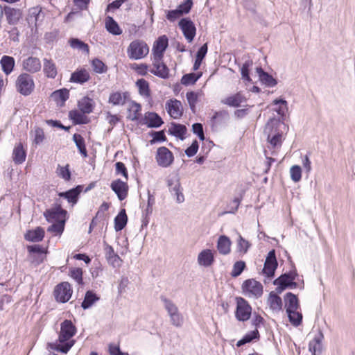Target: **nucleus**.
<instances>
[{"label": "nucleus", "mask_w": 355, "mask_h": 355, "mask_svg": "<svg viewBox=\"0 0 355 355\" xmlns=\"http://www.w3.org/2000/svg\"><path fill=\"white\" fill-rule=\"evenodd\" d=\"M76 332V327L72 321L68 319L64 320L60 324L58 340L54 343H48L47 348L62 354H67L76 343L72 338Z\"/></svg>", "instance_id": "obj_1"}, {"label": "nucleus", "mask_w": 355, "mask_h": 355, "mask_svg": "<svg viewBox=\"0 0 355 355\" xmlns=\"http://www.w3.org/2000/svg\"><path fill=\"white\" fill-rule=\"evenodd\" d=\"M280 123L279 119L273 116L265 125L264 133L267 134V141L272 148H280L282 145L283 134L279 131Z\"/></svg>", "instance_id": "obj_2"}, {"label": "nucleus", "mask_w": 355, "mask_h": 355, "mask_svg": "<svg viewBox=\"0 0 355 355\" xmlns=\"http://www.w3.org/2000/svg\"><path fill=\"white\" fill-rule=\"evenodd\" d=\"M43 216L49 223H53L60 220H65L67 221L69 219V214L66 209L62 207L61 202L56 200L51 208L46 209L43 213Z\"/></svg>", "instance_id": "obj_3"}, {"label": "nucleus", "mask_w": 355, "mask_h": 355, "mask_svg": "<svg viewBox=\"0 0 355 355\" xmlns=\"http://www.w3.org/2000/svg\"><path fill=\"white\" fill-rule=\"evenodd\" d=\"M15 88L20 94L24 96H29L35 89L33 78L28 73H21L15 81Z\"/></svg>", "instance_id": "obj_4"}, {"label": "nucleus", "mask_w": 355, "mask_h": 355, "mask_svg": "<svg viewBox=\"0 0 355 355\" xmlns=\"http://www.w3.org/2000/svg\"><path fill=\"white\" fill-rule=\"evenodd\" d=\"M149 52V47L147 44L140 40L132 41L128 46L127 53L131 60H140L145 58Z\"/></svg>", "instance_id": "obj_5"}, {"label": "nucleus", "mask_w": 355, "mask_h": 355, "mask_svg": "<svg viewBox=\"0 0 355 355\" xmlns=\"http://www.w3.org/2000/svg\"><path fill=\"white\" fill-rule=\"evenodd\" d=\"M236 306L235 317L239 322L248 321L252 315V307L249 302L242 297H236Z\"/></svg>", "instance_id": "obj_6"}, {"label": "nucleus", "mask_w": 355, "mask_h": 355, "mask_svg": "<svg viewBox=\"0 0 355 355\" xmlns=\"http://www.w3.org/2000/svg\"><path fill=\"white\" fill-rule=\"evenodd\" d=\"M278 262L276 257V251L272 249L268 252L261 273L266 279L270 280L275 277Z\"/></svg>", "instance_id": "obj_7"}, {"label": "nucleus", "mask_w": 355, "mask_h": 355, "mask_svg": "<svg viewBox=\"0 0 355 355\" xmlns=\"http://www.w3.org/2000/svg\"><path fill=\"white\" fill-rule=\"evenodd\" d=\"M72 293L71 284L67 282H62L55 286L53 295L58 302L66 303L70 300Z\"/></svg>", "instance_id": "obj_8"}, {"label": "nucleus", "mask_w": 355, "mask_h": 355, "mask_svg": "<svg viewBox=\"0 0 355 355\" xmlns=\"http://www.w3.org/2000/svg\"><path fill=\"white\" fill-rule=\"evenodd\" d=\"M178 26L181 29L183 35L189 43L193 41L196 35V28L190 17H183L178 22Z\"/></svg>", "instance_id": "obj_9"}, {"label": "nucleus", "mask_w": 355, "mask_h": 355, "mask_svg": "<svg viewBox=\"0 0 355 355\" xmlns=\"http://www.w3.org/2000/svg\"><path fill=\"white\" fill-rule=\"evenodd\" d=\"M168 46V38L166 35H161L154 42L152 54L155 61H161Z\"/></svg>", "instance_id": "obj_10"}, {"label": "nucleus", "mask_w": 355, "mask_h": 355, "mask_svg": "<svg viewBox=\"0 0 355 355\" xmlns=\"http://www.w3.org/2000/svg\"><path fill=\"white\" fill-rule=\"evenodd\" d=\"M155 159L159 166L167 168L173 163L174 155L166 147L161 146L157 149Z\"/></svg>", "instance_id": "obj_11"}, {"label": "nucleus", "mask_w": 355, "mask_h": 355, "mask_svg": "<svg viewBox=\"0 0 355 355\" xmlns=\"http://www.w3.org/2000/svg\"><path fill=\"white\" fill-rule=\"evenodd\" d=\"M83 189L84 185L78 184L65 191L59 192L58 196L60 198H62L67 200L71 206L73 207L78 203L80 197V193L83 192Z\"/></svg>", "instance_id": "obj_12"}, {"label": "nucleus", "mask_w": 355, "mask_h": 355, "mask_svg": "<svg viewBox=\"0 0 355 355\" xmlns=\"http://www.w3.org/2000/svg\"><path fill=\"white\" fill-rule=\"evenodd\" d=\"M164 123L162 118L155 112H147L143 119H141L140 125H146L148 128H158Z\"/></svg>", "instance_id": "obj_13"}, {"label": "nucleus", "mask_w": 355, "mask_h": 355, "mask_svg": "<svg viewBox=\"0 0 355 355\" xmlns=\"http://www.w3.org/2000/svg\"><path fill=\"white\" fill-rule=\"evenodd\" d=\"M241 288L243 293H251L256 297H259L263 294L262 284L254 279L245 280L242 284Z\"/></svg>", "instance_id": "obj_14"}, {"label": "nucleus", "mask_w": 355, "mask_h": 355, "mask_svg": "<svg viewBox=\"0 0 355 355\" xmlns=\"http://www.w3.org/2000/svg\"><path fill=\"white\" fill-rule=\"evenodd\" d=\"M111 189L115 193L120 201L126 198L128 194V185L127 182L121 179H116L111 182Z\"/></svg>", "instance_id": "obj_15"}, {"label": "nucleus", "mask_w": 355, "mask_h": 355, "mask_svg": "<svg viewBox=\"0 0 355 355\" xmlns=\"http://www.w3.org/2000/svg\"><path fill=\"white\" fill-rule=\"evenodd\" d=\"M166 110L173 119H178L183 114L182 103L176 98H172L166 101Z\"/></svg>", "instance_id": "obj_16"}, {"label": "nucleus", "mask_w": 355, "mask_h": 355, "mask_svg": "<svg viewBox=\"0 0 355 355\" xmlns=\"http://www.w3.org/2000/svg\"><path fill=\"white\" fill-rule=\"evenodd\" d=\"M284 302L287 315L293 313L300 308V302L297 295L291 292L286 293L284 295Z\"/></svg>", "instance_id": "obj_17"}, {"label": "nucleus", "mask_w": 355, "mask_h": 355, "mask_svg": "<svg viewBox=\"0 0 355 355\" xmlns=\"http://www.w3.org/2000/svg\"><path fill=\"white\" fill-rule=\"evenodd\" d=\"M153 69H150V72L162 79H168L170 76V70L166 64L164 62L155 61L153 63Z\"/></svg>", "instance_id": "obj_18"}, {"label": "nucleus", "mask_w": 355, "mask_h": 355, "mask_svg": "<svg viewBox=\"0 0 355 355\" xmlns=\"http://www.w3.org/2000/svg\"><path fill=\"white\" fill-rule=\"evenodd\" d=\"M105 258L109 264L112 266L114 268L120 267L123 260L120 258L118 254L115 253L112 246L107 244L104 241Z\"/></svg>", "instance_id": "obj_19"}, {"label": "nucleus", "mask_w": 355, "mask_h": 355, "mask_svg": "<svg viewBox=\"0 0 355 355\" xmlns=\"http://www.w3.org/2000/svg\"><path fill=\"white\" fill-rule=\"evenodd\" d=\"M45 236V231L43 227L38 226L35 229L28 230L24 234V239L32 243L42 241Z\"/></svg>", "instance_id": "obj_20"}, {"label": "nucleus", "mask_w": 355, "mask_h": 355, "mask_svg": "<svg viewBox=\"0 0 355 355\" xmlns=\"http://www.w3.org/2000/svg\"><path fill=\"white\" fill-rule=\"evenodd\" d=\"M256 73L259 76V80L266 87H273L277 85V80L271 74L265 71L261 66L256 68Z\"/></svg>", "instance_id": "obj_21"}, {"label": "nucleus", "mask_w": 355, "mask_h": 355, "mask_svg": "<svg viewBox=\"0 0 355 355\" xmlns=\"http://www.w3.org/2000/svg\"><path fill=\"white\" fill-rule=\"evenodd\" d=\"M324 338V334L322 330L319 329L318 334L315 336L313 339L309 342V349L311 355H321L322 350V341Z\"/></svg>", "instance_id": "obj_22"}, {"label": "nucleus", "mask_w": 355, "mask_h": 355, "mask_svg": "<svg viewBox=\"0 0 355 355\" xmlns=\"http://www.w3.org/2000/svg\"><path fill=\"white\" fill-rule=\"evenodd\" d=\"M215 253L216 252H213L210 249L202 250L198 256L199 265L206 268L211 266L215 261Z\"/></svg>", "instance_id": "obj_23"}, {"label": "nucleus", "mask_w": 355, "mask_h": 355, "mask_svg": "<svg viewBox=\"0 0 355 355\" xmlns=\"http://www.w3.org/2000/svg\"><path fill=\"white\" fill-rule=\"evenodd\" d=\"M246 101L247 98L241 92H239L221 100V103L232 107H239L243 103H245Z\"/></svg>", "instance_id": "obj_24"}, {"label": "nucleus", "mask_w": 355, "mask_h": 355, "mask_svg": "<svg viewBox=\"0 0 355 355\" xmlns=\"http://www.w3.org/2000/svg\"><path fill=\"white\" fill-rule=\"evenodd\" d=\"M22 67L27 72L34 73L40 71L41 62L39 58L30 56L24 60Z\"/></svg>", "instance_id": "obj_25"}, {"label": "nucleus", "mask_w": 355, "mask_h": 355, "mask_svg": "<svg viewBox=\"0 0 355 355\" xmlns=\"http://www.w3.org/2000/svg\"><path fill=\"white\" fill-rule=\"evenodd\" d=\"M187 132V128L185 125L175 122H171V127L168 130L169 135L175 137L182 141L185 139Z\"/></svg>", "instance_id": "obj_26"}, {"label": "nucleus", "mask_w": 355, "mask_h": 355, "mask_svg": "<svg viewBox=\"0 0 355 355\" xmlns=\"http://www.w3.org/2000/svg\"><path fill=\"white\" fill-rule=\"evenodd\" d=\"M298 276V273L295 268L288 272L282 273L277 277L279 280L291 286V289H294L297 287V283L295 281Z\"/></svg>", "instance_id": "obj_27"}, {"label": "nucleus", "mask_w": 355, "mask_h": 355, "mask_svg": "<svg viewBox=\"0 0 355 355\" xmlns=\"http://www.w3.org/2000/svg\"><path fill=\"white\" fill-rule=\"evenodd\" d=\"M86 114V113L73 109L69 112L68 116L73 125H85L90 122Z\"/></svg>", "instance_id": "obj_28"}, {"label": "nucleus", "mask_w": 355, "mask_h": 355, "mask_svg": "<svg viewBox=\"0 0 355 355\" xmlns=\"http://www.w3.org/2000/svg\"><path fill=\"white\" fill-rule=\"evenodd\" d=\"M167 186L171 192H174L176 196V201L178 203H181L184 200V195L180 191V183L179 178H174L167 180Z\"/></svg>", "instance_id": "obj_29"}, {"label": "nucleus", "mask_w": 355, "mask_h": 355, "mask_svg": "<svg viewBox=\"0 0 355 355\" xmlns=\"http://www.w3.org/2000/svg\"><path fill=\"white\" fill-rule=\"evenodd\" d=\"M90 75L88 71L84 69H77L71 74L70 82L78 84H84L89 81Z\"/></svg>", "instance_id": "obj_30"}, {"label": "nucleus", "mask_w": 355, "mask_h": 355, "mask_svg": "<svg viewBox=\"0 0 355 355\" xmlns=\"http://www.w3.org/2000/svg\"><path fill=\"white\" fill-rule=\"evenodd\" d=\"M232 241L226 235H220L217 241L216 248L218 252L223 255H227L231 252Z\"/></svg>", "instance_id": "obj_31"}, {"label": "nucleus", "mask_w": 355, "mask_h": 355, "mask_svg": "<svg viewBox=\"0 0 355 355\" xmlns=\"http://www.w3.org/2000/svg\"><path fill=\"white\" fill-rule=\"evenodd\" d=\"M105 27L106 31L115 36L122 34L123 31L117 21L111 16H107L105 19Z\"/></svg>", "instance_id": "obj_32"}, {"label": "nucleus", "mask_w": 355, "mask_h": 355, "mask_svg": "<svg viewBox=\"0 0 355 355\" xmlns=\"http://www.w3.org/2000/svg\"><path fill=\"white\" fill-rule=\"evenodd\" d=\"M27 251L30 254H35L37 257L35 261L37 264H40L44 261V254H46L48 251L44 249L42 245L40 244H33L27 246Z\"/></svg>", "instance_id": "obj_33"}, {"label": "nucleus", "mask_w": 355, "mask_h": 355, "mask_svg": "<svg viewBox=\"0 0 355 355\" xmlns=\"http://www.w3.org/2000/svg\"><path fill=\"white\" fill-rule=\"evenodd\" d=\"M95 105L96 104L94 100L88 96L83 97L78 101L79 110L87 114L93 112Z\"/></svg>", "instance_id": "obj_34"}, {"label": "nucleus", "mask_w": 355, "mask_h": 355, "mask_svg": "<svg viewBox=\"0 0 355 355\" xmlns=\"http://www.w3.org/2000/svg\"><path fill=\"white\" fill-rule=\"evenodd\" d=\"M51 96L58 105L62 107L69 98V91L67 88H61L53 92Z\"/></svg>", "instance_id": "obj_35"}, {"label": "nucleus", "mask_w": 355, "mask_h": 355, "mask_svg": "<svg viewBox=\"0 0 355 355\" xmlns=\"http://www.w3.org/2000/svg\"><path fill=\"white\" fill-rule=\"evenodd\" d=\"M128 218L125 209L122 208L114 219V230L116 232H120L123 230L127 223Z\"/></svg>", "instance_id": "obj_36"}, {"label": "nucleus", "mask_w": 355, "mask_h": 355, "mask_svg": "<svg viewBox=\"0 0 355 355\" xmlns=\"http://www.w3.org/2000/svg\"><path fill=\"white\" fill-rule=\"evenodd\" d=\"M0 64L3 72L8 76L14 70L15 60L12 56L4 55L0 60Z\"/></svg>", "instance_id": "obj_37"}, {"label": "nucleus", "mask_w": 355, "mask_h": 355, "mask_svg": "<svg viewBox=\"0 0 355 355\" xmlns=\"http://www.w3.org/2000/svg\"><path fill=\"white\" fill-rule=\"evenodd\" d=\"M26 158V150L24 148L23 144L19 142L17 144L12 152V159L15 164H21L25 162Z\"/></svg>", "instance_id": "obj_38"}, {"label": "nucleus", "mask_w": 355, "mask_h": 355, "mask_svg": "<svg viewBox=\"0 0 355 355\" xmlns=\"http://www.w3.org/2000/svg\"><path fill=\"white\" fill-rule=\"evenodd\" d=\"M99 300L100 297L93 290H88L85 294L84 300L81 303V307L84 310L88 309Z\"/></svg>", "instance_id": "obj_39"}, {"label": "nucleus", "mask_w": 355, "mask_h": 355, "mask_svg": "<svg viewBox=\"0 0 355 355\" xmlns=\"http://www.w3.org/2000/svg\"><path fill=\"white\" fill-rule=\"evenodd\" d=\"M42 14V8L34 7L29 9L28 17L26 18V21L28 24V26H31L33 25H35V26L37 28V21L40 20L41 16L42 17V18L44 17V15Z\"/></svg>", "instance_id": "obj_40"}, {"label": "nucleus", "mask_w": 355, "mask_h": 355, "mask_svg": "<svg viewBox=\"0 0 355 355\" xmlns=\"http://www.w3.org/2000/svg\"><path fill=\"white\" fill-rule=\"evenodd\" d=\"M208 51L207 43L202 44L197 51L196 54V59L193 65V70L194 71H198L202 62V60L205 58Z\"/></svg>", "instance_id": "obj_41"}, {"label": "nucleus", "mask_w": 355, "mask_h": 355, "mask_svg": "<svg viewBox=\"0 0 355 355\" xmlns=\"http://www.w3.org/2000/svg\"><path fill=\"white\" fill-rule=\"evenodd\" d=\"M43 71L49 78H55L57 76V68L52 60L44 59Z\"/></svg>", "instance_id": "obj_42"}, {"label": "nucleus", "mask_w": 355, "mask_h": 355, "mask_svg": "<svg viewBox=\"0 0 355 355\" xmlns=\"http://www.w3.org/2000/svg\"><path fill=\"white\" fill-rule=\"evenodd\" d=\"M260 334L257 329H254L245 334L241 339L237 341L236 346L240 347L247 343H250L253 340H259Z\"/></svg>", "instance_id": "obj_43"}, {"label": "nucleus", "mask_w": 355, "mask_h": 355, "mask_svg": "<svg viewBox=\"0 0 355 355\" xmlns=\"http://www.w3.org/2000/svg\"><path fill=\"white\" fill-rule=\"evenodd\" d=\"M268 303L272 311H279L282 309V300L275 291L269 293Z\"/></svg>", "instance_id": "obj_44"}, {"label": "nucleus", "mask_w": 355, "mask_h": 355, "mask_svg": "<svg viewBox=\"0 0 355 355\" xmlns=\"http://www.w3.org/2000/svg\"><path fill=\"white\" fill-rule=\"evenodd\" d=\"M131 105L132 107H135V110H134L133 114L130 113L128 115L127 119L131 121H137V123L140 125L141 119L144 118L141 114V105L140 103H137L135 101H131ZM128 111L131 112V108H128Z\"/></svg>", "instance_id": "obj_45"}, {"label": "nucleus", "mask_w": 355, "mask_h": 355, "mask_svg": "<svg viewBox=\"0 0 355 355\" xmlns=\"http://www.w3.org/2000/svg\"><path fill=\"white\" fill-rule=\"evenodd\" d=\"M138 88L139 94L144 97L149 98L151 96L149 83L144 78H139L135 83Z\"/></svg>", "instance_id": "obj_46"}, {"label": "nucleus", "mask_w": 355, "mask_h": 355, "mask_svg": "<svg viewBox=\"0 0 355 355\" xmlns=\"http://www.w3.org/2000/svg\"><path fill=\"white\" fill-rule=\"evenodd\" d=\"M73 141L75 143L78 152L83 157H87L88 154L84 137L78 133H75L73 135Z\"/></svg>", "instance_id": "obj_47"}, {"label": "nucleus", "mask_w": 355, "mask_h": 355, "mask_svg": "<svg viewBox=\"0 0 355 355\" xmlns=\"http://www.w3.org/2000/svg\"><path fill=\"white\" fill-rule=\"evenodd\" d=\"M229 117V114L227 111L222 110V111H216L214 112V115L211 117L210 119V125L211 126L212 130H214V127L218 124H222L224 122V119Z\"/></svg>", "instance_id": "obj_48"}, {"label": "nucleus", "mask_w": 355, "mask_h": 355, "mask_svg": "<svg viewBox=\"0 0 355 355\" xmlns=\"http://www.w3.org/2000/svg\"><path fill=\"white\" fill-rule=\"evenodd\" d=\"M69 44L73 49L80 50L87 54H89V45L79 38L71 37L69 40Z\"/></svg>", "instance_id": "obj_49"}, {"label": "nucleus", "mask_w": 355, "mask_h": 355, "mask_svg": "<svg viewBox=\"0 0 355 355\" xmlns=\"http://www.w3.org/2000/svg\"><path fill=\"white\" fill-rule=\"evenodd\" d=\"M148 135L152 137L149 141L151 145L167 141V137L165 135V129L159 131L151 130L148 132Z\"/></svg>", "instance_id": "obj_50"}, {"label": "nucleus", "mask_w": 355, "mask_h": 355, "mask_svg": "<svg viewBox=\"0 0 355 355\" xmlns=\"http://www.w3.org/2000/svg\"><path fill=\"white\" fill-rule=\"evenodd\" d=\"M66 222L65 220L53 222V224L48 227L47 232L60 236L64 230Z\"/></svg>", "instance_id": "obj_51"}, {"label": "nucleus", "mask_w": 355, "mask_h": 355, "mask_svg": "<svg viewBox=\"0 0 355 355\" xmlns=\"http://www.w3.org/2000/svg\"><path fill=\"white\" fill-rule=\"evenodd\" d=\"M91 65L93 71L99 74L105 73L107 71V66L99 58H95L91 61Z\"/></svg>", "instance_id": "obj_52"}, {"label": "nucleus", "mask_w": 355, "mask_h": 355, "mask_svg": "<svg viewBox=\"0 0 355 355\" xmlns=\"http://www.w3.org/2000/svg\"><path fill=\"white\" fill-rule=\"evenodd\" d=\"M252 60L248 59L244 62L240 69L242 79L248 83H252V80L250 76V68L252 66Z\"/></svg>", "instance_id": "obj_53"}, {"label": "nucleus", "mask_w": 355, "mask_h": 355, "mask_svg": "<svg viewBox=\"0 0 355 355\" xmlns=\"http://www.w3.org/2000/svg\"><path fill=\"white\" fill-rule=\"evenodd\" d=\"M56 173L60 178H62L66 182H69L71 180V172L69 164H67L64 166L58 164Z\"/></svg>", "instance_id": "obj_54"}, {"label": "nucleus", "mask_w": 355, "mask_h": 355, "mask_svg": "<svg viewBox=\"0 0 355 355\" xmlns=\"http://www.w3.org/2000/svg\"><path fill=\"white\" fill-rule=\"evenodd\" d=\"M238 235L239 236L236 245L237 252L242 254H246L251 247V243L245 239L239 233H238Z\"/></svg>", "instance_id": "obj_55"}, {"label": "nucleus", "mask_w": 355, "mask_h": 355, "mask_svg": "<svg viewBox=\"0 0 355 355\" xmlns=\"http://www.w3.org/2000/svg\"><path fill=\"white\" fill-rule=\"evenodd\" d=\"M245 268L246 263L244 261L239 260L236 261L233 265V268L230 273L232 277L235 278L239 277Z\"/></svg>", "instance_id": "obj_56"}, {"label": "nucleus", "mask_w": 355, "mask_h": 355, "mask_svg": "<svg viewBox=\"0 0 355 355\" xmlns=\"http://www.w3.org/2000/svg\"><path fill=\"white\" fill-rule=\"evenodd\" d=\"M69 275L78 284L83 285L84 284L83 278V271L81 268H71Z\"/></svg>", "instance_id": "obj_57"}, {"label": "nucleus", "mask_w": 355, "mask_h": 355, "mask_svg": "<svg viewBox=\"0 0 355 355\" xmlns=\"http://www.w3.org/2000/svg\"><path fill=\"white\" fill-rule=\"evenodd\" d=\"M160 299L164 302V307L169 315L179 311L177 306L171 300L166 298L164 295H161Z\"/></svg>", "instance_id": "obj_58"}, {"label": "nucleus", "mask_w": 355, "mask_h": 355, "mask_svg": "<svg viewBox=\"0 0 355 355\" xmlns=\"http://www.w3.org/2000/svg\"><path fill=\"white\" fill-rule=\"evenodd\" d=\"M108 103L112 105H123V101L122 100L121 92H113L110 93L108 98Z\"/></svg>", "instance_id": "obj_59"}, {"label": "nucleus", "mask_w": 355, "mask_h": 355, "mask_svg": "<svg viewBox=\"0 0 355 355\" xmlns=\"http://www.w3.org/2000/svg\"><path fill=\"white\" fill-rule=\"evenodd\" d=\"M193 5V0H184L180 5L177 6L179 12L182 15L189 13Z\"/></svg>", "instance_id": "obj_60"}, {"label": "nucleus", "mask_w": 355, "mask_h": 355, "mask_svg": "<svg viewBox=\"0 0 355 355\" xmlns=\"http://www.w3.org/2000/svg\"><path fill=\"white\" fill-rule=\"evenodd\" d=\"M242 198H243V196H242L241 194L240 195V196L235 197L233 199V200L231 202L230 205H229L230 209L223 211L222 213V214H234L237 211V210L239 209V207L240 203H241V202L242 200Z\"/></svg>", "instance_id": "obj_61"}, {"label": "nucleus", "mask_w": 355, "mask_h": 355, "mask_svg": "<svg viewBox=\"0 0 355 355\" xmlns=\"http://www.w3.org/2000/svg\"><path fill=\"white\" fill-rule=\"evenodd\" d=\"M291 178L294 182H298L302 179V168L299 165H293L290 168Z\"/></svg>", "instance_id": "obj_62"}, {"label": "nucleus", "mask_w": 355, "mask_h": 355, "mask_svg": "<svg viewBox=\"0 0 355 355\" xmlns=\"http://www.w3.org/2000/svg\"><path fill=\"white\" fill-rule=\"evenodd\" d=\"M288 315L289 322L294 327H297L302 323L303 316L301 313L295 311L293 313H289V315Z\"/></svg>", "instance_id": "obj_63"}, {"label": "nucleus", "mask_w": 355, "mask_h": 355, "mask_svg": "<svg viewBox=\"0 0 355 355\" xmlns=\"http://www.w3.org/2000/svg\"><path fill=\"white\" fill-rule=\"evenodd\" d=\"M108 353L110 355H129L128 352H123L120 348L119 344H108Z\"/></svg>", "instance_id": "obj_64"}]
</instances>
